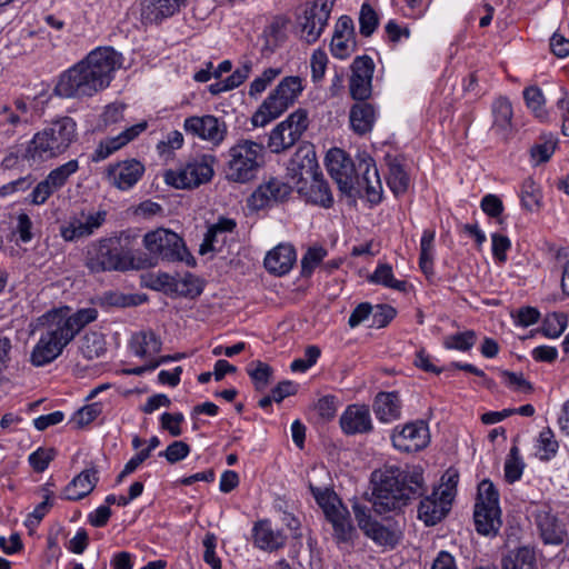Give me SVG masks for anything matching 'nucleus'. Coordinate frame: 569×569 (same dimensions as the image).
I'll list each match as a JSON object with an SVG mask.
<instances>
[{
  "label": "nucleus",
  "instance_id": "obj_1",
  "mask_svg": "<svg viewBox=\"0 0 569 569\" xmlns=\"http://www.w3.org/2000/svg\"><path fill=\"white\" fill-rule=\"evenodd\" d=\"M121 66V53L110 47L97 48L59 77L54 91L63 98L92 97L109 87Z\"/></svg>",
  "mask_w": 569,
  "mask_h": 569
},
{
  "label": "nucleus",
  "instance_id": "obj_2",
  "mask_svg": "<svg viewBox=\"0 0 569 569\" xmlns=\"http://www.w3.org/2000/svg\"><path fill=\"white\" fill-rule=\"evenodd\" d=\"M373 489L369 501L377 515L400 510L426 491L420 467H387L372 473Z\"/></svg>",
  "mask_w": 569,
  "mask_h": 569
},
{
  "label": "nucleus",
  "instance_id": "obj_3",
  "mask_svg": "<svg viewBox=\"0 0 569 569\" xmlns=\"http://www.w3.org/2000/svg\"><path fill=\"white\" fill-rule=\"evenodd\" d=\"M64 313L66 309H53L39 318L40 336L30 355L32 366L43 367L51 363L76 338L77 335Z\"/></svg>",
  "mask_w": 569,
  "mask_h": 569
},
{
  "label": "nucleus",
  "instance_id": "obj_4",
  "mask_svg": "<svg viewBox=\"0 0 569 569\" xmlns=\"http://www.w3.org/2000/svg\"><path fill=\"white\" fill-rule=\"evenodd\" d=\"M77 123L71 117H62L38 131L28 143L24 157L32 162L54 159L77 140Z\"/></svg>",
  "mask_w": 569,
  "mask_h": 569
},
{
  "label": "nucleus",
  "instance_id": "obj_5",
  "mask_svg": "<svg viewBox=\"0 0 569 569\" xmlns=\"http://www.w3.org/2000/svg\"><path fill=\"white\" fill-rule=\"evenodd\" d=\"M263 163V144L250 139H240L228 150L226 178L232 182L247 183L257 177Z\"/></svg>",
  "mask_w": 569,
  "mask_h": 569
},
{
  "label": "nucleus",
  "instance_id": "obj_6",
  "mask_svg": "<svg viewBox=\"0 0 569 569\" xmlns=\"http://www.w3.org/2000/svg\"><path fill=\"white\" fill-rule=\"evenodd\" d=\"M302 91L303 86L300 77H284L252 114V126L264 127L279 118L297 101Z\"/></svg>",
  "mask_w": 569,
  "mask_h": 569
},
{
  "label": "nucleus",
  "instance_id": "obj_7",
  "mask_svg": "<svg viewBox=\"0 0 569 569\" xmlns=\"http://www.w3.org/2000/svg\"><path fill=\"white\" fill-rule=\"evenodd\" d=\"M86 267L94 273L104 271H124L134 268L133 258L121 246L117 237L103 238L92 242L86 253Z\"/></svg>",
  "mask_w": 569,
  "mask_h": 569
},
{
  "label": "nucleus",
  "instance_id": "obj_8",
  "mask_svg": "<svg viewBox=\"0 0 569 569\" xmlns=\"http://www.w3.org/2000/svg\"><path fill=\"white\" fill-rule=\"evenodd\" d=\"M217 159L213 154L204 153L189 160L177 170H169L164 174L168 184L177 189H194L212 180L213 166Z\"/></svg>",
  "mask_w": 569,
  "mask_h": 569
},
{
  "label": "nucleus",
  "instance_id": "obj_9",
  "mask_svg": "<svg viewBox=\"0 0 569 569\" xmlns=\"http://www.w3.org/2000/svg\"><path fill=\"white\" fill-rule=\"evenodd\" d=\"M308 127V111L301 108L297 109L271 130L268 148L273 153L288 150L300 140Z\"/></svg>",
  "mask_w": 569,
  "mask_h": 569
},
{
  "label": "nucleus",
  "instance_id": "obj_10",
  "mask_svg": "<svg viewBox=\"0 0 569 569\" xmlns=\"http://www.w3.org/2000/svg\"><path fill=\"white\" fill-rule=\"evenodd\" d=\"M336 0H315L307 2L297 18L300 38L307 43H315L328 24Z\"/></svg>",
  "mask_w": 569,
  "mask_h": 569
},
{
  "label": "nucleus",
  "instance_id": "obj_11",
  "mask_svg": "<svg viewBox=\"0 0 569 569\" xmlns=\"http://www.w3.org/2000/svg\"><path fill=\"white\" fill-rule=\"evenodd\" d=\"M147 250L164 261H183L189 256L182 238L168 229L159 228L143 238Z\"/></svg>",
  "mask_w": 569,
  "mask_h": 569
},
{
  "label": "nucleus",
  "instance_id": "obj_12",
  "mask_svg": "<svg viewBox=\"0 0 569 569\" xmlns=\"http://www.w3.org/2000/svg\"><path fill=\"white\" fill-rule=\"evenodd\" d=\"M183 129L188 134L208 141L214 147L224 141L228 132L226 122L211 114L186 118Z\"/></svg>",
  "mask_w": 569,
  "mask_h": 569
},
{
  "label": "nucleus",
  "instance_id": "obj_13",
  "mask_svg": "<svg viewBox=\"0 0 569 569\" xmlns=\"http://www.w3.org/2000/svg\"><path fill=\"white\" fill-rule=\"evenodd\" d=\"M326 166L339 190L350 194L355 188L357 171L352 159L343 150L333 148L327 153Z\"/></svg>",
  "mask_w": 569,
  "mask_h": 569
},
{
  "label": "nucleus",
  "instance_id": "obj_14",
  "mask_svg": "<svg viewBox=\"0 0 569 569\" xmlns=\"http://www.w3.org/2000/svg\"><path fill=\"white\" fill-rule=\"evenodd\" d=\"M392 445L403 452H416L426 448L430 442L428 425L425 421H415L405 425L400 430L396 428L391 436Z\"/></svg>",
  "mask_w": 569,
  "mask_h": 569
},
{
  "label": "nucleus",
  "instance_id": "obj_15",
  "mask_svg": "<svg viewBox=\"0 0 569 569\" xmlns=\"http://www.w3.org/2000/svg\"><path fill=\"white\" fill-rule=\"evenodd\" d=\"M350 94L355 100L365 101L372 92L375 62L369 56L356 57L350 66Z\"/></svg>",
  "mask_w": 569,
  "mask_h": 569
},
{
  "label": "nucleus",
  "instance_id": "obj_16",
  "mask_svg": "<svg viewBox=\"0 0 569 569\" xmlns=\"http://www.w3.org/2000/svg\"><path fill=\"white\" fill-rule=\"evenodd\" d=\"M287 171L288 177L293 181L296 187L297 183L308 181L311 177L320 172L315 147L308 142L300 144L289 160Z\"/></svg>",
  "mask_w": 569,
  "mask_h": 569
},
{
  "label": "nucleus",
  "instance_id": "obj_17",
  "mask_svg": "<svg viewBox=\"0 0 569 569\" xmlns=\"http://www.w3.org/2000/svg\"><path fill=\"white\" fill-rule=\"evenodd\" d=\"M107 212L104 210L97 212L81 211L60 228L61 237L66 241H76L93 234L106 221Z\"/></svg>",
  "mask_w": 569,
  "mask_h": 569
},
{
  "label": "nucleus",
  "instance_id": "obj_18",
  "mask_svg": "<svg viewBox=\"0 0 569 569\" xmlns=\"http://www.w3.org/2000/svg\"><path fill=\"white\" fill-rule=\"evenodd\" d=\"M144 173V166L136 160H124L109 164L106 170L108 182L119 190H129L132 188Z\"/></svg>",
  "mask_w": 569,
  "mask_h": 569
},
{
  "label": "nucleus",
  "instance_id": "obj_19",
  "mask_svg": "<svg viewBox=\"0 0 569 569\" xmlns=\"http://www.w3.org/2000/svg\"><path fill=\"white\" fill-rule=\"evenodd\" d=\"M453 493L451 490L433 491L425 497L419 505L418 517L427 526H433L446 517L450 510Z\"/></svg>",
  "mask_w": 569,
  "mask_h": 569
},
{
  "label": "nucleus",
  "instance_id": "obj_20",
  "mask_svg": "<svg viewBox=\"0 0 569 569\" xmlns=\"http://www.w3.org/2000/svg\"><path fill=\"white\" fill-rule=\"evenodd\" d=\"M357 170L360 176L356 174L355 184L366 190L370 202L378 203L381 200L382 186L373 159L371 157L360 159Z\"/></svg>",
  "mask_w": 569,
  "mask_h": 569
},
{
  "label": "nucleus",
  "instance_id": "obj_21",
  "mask_svg": "<svg viewBox=\"0 0 569 569\" xmlns=\"http://www.w3.org/2000/svg\"><path fill=\"white\" fill-rule=\"evenodd\" d=\"M291 193V187L278 179H270L258 187L251 194L249 203L253 209H263L272 203L284 201Z\"/></svg>",
  "mask_w": 569,
  "mask_h": 569
},
{
  "label": "nucleus",
  "instance_id": "obj_22",
  "mask_svg": "<svg viewBox=\"0 0 569 569\" xmlns=\"http://www.w3.org/2000/svg\"><path fill=\"white\" fill-rule=\"evenodd\" d=\"M331 53L339 59L348 58L356 49L355 28L351 18H339L330 43Z\"/></svg>",
  "mask_w": 569,
  "mask_h": 569
},
{
  "label": "nucleus",
  "instance_id": "obj_23",
  "mask_svg": "<svg viewBox=\"0 0 569 569\" xmlns=\"http://www.w3.org/2000/svg\"><path fill=\"white\" fill-rule=\"evenodd\" d=\"M297 191L308 202L320 206L322 208H330L333 203V197L330 191L328 182L323 179V174L318 172L308 181L297 183Z\"/></svg>",
  "mask_w": 569,
  "mask_h": 569
},
{
  "label": "nucleus",
  "instance_id": "obj_24",
  "mask_svg": "<svg viewBox=\"0 0 569 569\" xmlns=\"http://www.w3.org/2000/svg\"><path fill=\"white\" fill-rule=\"evenodd\" d=\"M339 422L346 435L367 433L372 430L370 411L365 405L348 406Z\"/></svg>",
  "mask_w": 569,
  "mask_h": 569
},
{
  "label": "nucleus",
  "instance_id": "obj_25",
  "mask_svg": "<svg viewBox=\"0 0 569 569\" xmlns=\"http://www.w3.org/2000/svg\"><path fill=\"white\" fill-rule=\"evenodd\" d=\"M98 480L97 467L92 466L87 468L68 483L63 489L61 497L70 501L80 500L93 491Z\"/></svg>",
  "mask_w": 569,
  "mask_h": 569
},
{
  "label": "nucleus",
  "instance_id": "obj_26",
  "mask_svg": "<svg viewBox=\"0 0 569 569\" xmlns=\"http://www.w3.org/2000/svg\"><path fill=\"white\" fill-rule=\"evenodd\" d=\"M147 122L142 121L120 132L117 137L108 138L101 141L92 156V160L101 161L108 158L114 151L119 150L120 148L129 143L131 140L137 138L141 132H143L147 129Z\"/></svg>",
  "mask_w": 569,
  "mask_h": 569
},
{
  "label": "nucleus",
  "instance_id": "obj_27",
  "mask_svg": "<svg viewBox=\"0 0 569 569\" xmlns=\"http://www.w3.org/2000/svg\"><path fill=\"white\" fill-rule=\"evenodd\" d=\"M186 0H142L141 19L143 23H158L173 16Z\"/></svg>",
  "mask_w": 569,
  "mask_h": 569
},
{
  "label": "nucleus",
  "instance_id": "obj_28",
  "mask_svg": "<svg viewBox=\"0 0 569 569\" xmlns=\"http://www.w3.org/2000/svg\"><path fill=\"white\" fill-rule=\"evenodd\" d=\"M297 260L296 250L290 244H279L264 258L266 269L276 276L288 273Z\"/></svg>",
  "mask_w": 569,
  "mask_h": 569
},
{
  "label": "nucleus",
  "instance_id": "obj_29",
  "mask_svg": "<svg viewBox=\"0 0 569 569\" xmlns=\"http://www.w3.org/2000/svg\"><path fill=\"white\" fill-rule=\"evenodd\" d=\"M253 539L258 548L273 551L284 546L287 537L280 529L273 528L269 520H260L253 527Z\"/></svg>",
  "mask_w": 569,
  "mask_h": 569
},
{
  "label": "nucleus",
  "instance_id": "obj_30",
  "mask_svg": "<svg viewBox=\"0 0 569 569\" xmlns=\"http://www.w3.org/2000/svg\"><path fill=\"white\" fill-rule=\"evenodd\" d=\"M327 519L332 525L337 543L352 546L357 531L351 522L348 509L345 507L340 508L339 511H332Z\"/></svg>",
  "mask_w": 569,
  "mask_h": 569
},
{
  "label": "nucleus",
  "instance_id": "obj_31",
  "mask_svg": "<svg viewBox=\"0 0 569 569\" xmlns=\"http://www.w3.org/2000/svg\"><path fill=\"white\" fill-rule=\"evenodd\" d=\"M373 411L382 422H391L400 418L401 401L397 392H380L373 402Z\"/></svg>",
  "mask_w": 569,
  "mask_h": 569
},
{
  "label": "nucleus",
  "instance_id": "obj_32",
  "mask_svg": "<svg viewBox=\"0 0 569 569\" xmlns=\"http://www.w3.org/2000/svg\"><path fill=\"white\" fill-rule=\"evenodd\" d=\"M473 519L477 531L483 536L496 535L502 525L500 508L475 507Z\"/></svg>",
  "mask_w": 569,
  "mask_h": 569
},
{
  "label": "nucleus",
  "instance_id": "obj_33",
  "mask_svg": "<svg viewBox=\"0 0 569 569\" xmlns=\"http://www.w3.org/2000/svg\"><path fill=\"white\" fill-rule=\"evenodd\" d=\"M537 525L546 543L560 545L567 536L563 525L548 512L538 513Z\"/></svg>",
  "mask_w": 569,
  "mask_h": 569
},
{
  "label": "nucleus",
  "instance_id": "obj_34",
  "mask_svg": "<svg viewBox=\"0 0 569 569\" xmlns=\"http://www.w3.org/2000/svg\"><path fill=\"white\" fill-rule=\"evenodd\" d=\"M164 278L167 289L181 297L193 299L202 292L200 280L191 273H186L183 277L166 276Z\"/></svg>",
  "mask_w": 569,
  "mask_h": 569
},
{
  "label": "nucleus",
  "instance_id": "obj_35",
  "mask_svg": "<svg viewBox=\"0 0 569 569\" xmlns=\"http://www.w3.org/2000/svg\"><path fill=\"white\" fill-rule=\"evenodd\" d=\"M502 569H538L536 551L523 546L510 551L501 562Z\"/></svg>",
  "mask_w": 569,
  "mask_h": 569
},
{
  "label": "nucleus",
  "instance_id": "obj_36",
  "mask_svg": "<svg viewBox=\"0 0 569 569\" xmlns=\"http://www.w3.org/2000/svg\"><path fill=\"white\" fill-rule=\"evenodd\" d=\"M131 347L136 356L146 358L159 353L162 342L153 331H141L132 337Z\"/></svg>",
  "mask_w": 569,
  "mask_h": 569
},
{
  "label": "nucleus",
  "instance_id": "obj_37",
  "mask_svg": "<svg viewBox=\"0 0 569 569\" xmlns=\"http://www.w3.org/2000/svg\"><path fill=\"white\" fill-rule=\"evenodd\" d=\"M388 160V177L387 183L390 190L396 194L405 193L410 184V179L405 170L402 163L397 158H387Z\"/></svg>",
  "mask_w": 569,
  "mask_h": 569
},
{
  "label": "nucleus",
  "instance_id": "obj_38",
  "mask_svg": "<svg viewBox=\"0 0 569 569\" xmlns=\"http://www.w3.org/2000/svg\"><path fill=\"white\" fill-rule=\"evenodd\" d=\"M375 110L369 103H357L350 110V123L353 131L365 134L372 129Z\"/></svg>",
  "mask_w": 569,
  "mask_h": 569
},
{
  "label": "nucleus",
  "instance_id": "obj_39",
  "mask_svg": "<svg viewBox=\"0 0 569 569\" xmlns=\"http://www.w3.org/2000/svg\"><path fill=\"white\" fill-rule=\"evenodd\" d=\"M79 351L88 360L100 358L106 352V341L101 333L89 331L79 340Z\"/></svg>",
  "mask_w": 569,
  "mask_h": 569
},
{
  "label": "nucleus",
  "instance_id": "obj_40",
  "mask_svg": "<svg viewBox=\"0 0 569 569\" xmlns=\"http://www.w3.org/2000/svg\"><path fill=\"white\" fill-rule=\"evenodd\" d=\"M435 231L433 230H425L420 241V257H419V266L421 271L426 274L428 279L435 276L433 270V241H435Z\"/></svg>",
  "mask_w": 569,
  "mask_h": 569
},
{
  "label": "nucleus",
  "instance_id": "obj_41",
  "mask_svg": "<svg viewBox=\"0 0 569 569\" xmlns=\"http://www.w3.org/2000/svg\"><path fill=\"white\" fill-rule=\"evenodd\" d=\"M493 128L502 134L511 129L512 106L506 98L497 99L492 104Z\"/></svg>",
  "mask_w": 569,
  "mask_h": 569
},
{
  "label": "nucleus",
  "instance_id": "obj_42",
  "mask_svg": "<svg viewBox=\"0 0 569 569\" xmlns=\"http://www.w3.org/2000/svg\"><path fill=\"white\" fill-rule=\"evenodd\" d=\"M363 533L376 543L385 547H395L400 539L398 530L383 526L378 521L372 522Z\"/></svg>",
  "mask_w": 569,
  "mask_h": 569
},
{
  "label": "nucleus",
  "instance_id": "obj_43",
  "mask_svg": "<svg viewBox=\"0 0 569 569\" xmlns=\"http://www.w3.org/2000/svg\"><path fill=\"white\" fill-rule=\"evenodd\" d=\"M79 169L78 160H70L58 168L50 171L46 180L49 182L51 188L56 191L62 188L68 181L69 177L77 172Z\"/></svg>",
  "mask_w": 569,
  "mask_h": 569
},
{
  "label": "nucleus",
  "instance_id": "obj_44",
  "mask_svg": "<svg viewBox=\"0 0 569 569\" xmlns=\"http://www.w3.org/2000/svg\"><path fill=\"white\" fill-rule=\"evenodd\" d=\"M247 371L253 381L256 390L262 391L269 386L272 368L268 363L259 360L253 361L249 365Z\"/></svg>",
  "mask_w": 569,
  "mask_h": 569
},
{
  "label": "nucleus",
  "instance_id": "obj_45",
  "mask_svg": "<svg viewBox=\"0 0 569 569\" xmlns=\"http://www.w3.org/2000/svg\"><path fill=\"white\" fill-rule=\"evenodd\" d=\"M310 489L312 491V495L318 502V505L323 510L326 518L330 517V513L332 511H339L340 508H345V506L341 503L337 495L329 489H319L315 488L313 486H310Z\"/></svg>",
  "mask_w": 569,
  "mask_h": 569
},
{
  "label": "nucleus",
  "instance_id": "obj_46",
  "mask_svg": "<svg viewBox=\"0 0 569 569\" xmlns=\"http://www.w3.org/2000/svg\"><path fill=\"white\" fill-rule=\"evenodd\" d=\"M61 309H66V318L72 326L76 335H78L87 325L94 321L98 317V311L94 308L80 309L73 313H70L69 307H62Z\"/></svg>",
  "mask_w": 569,
  "mask_h": 569
},
{
  "label": "nucleus",
  "instance_id": "obj_47",
  "mask_svg": "<svg viewBox=\"0 0 569 569\" xmlns=\"http://www.w3.org/2000/svg\"><path fill=\"white\" fill-rule=\"evenodd\" d=\"M525 101L537 118L545 120L547 118V111L545 109V97L542 91L538 87H529L523 91Z\"/></svg>",
  "mask_w": 569,
  "mask_h": 569
},
{
  "label": "nucleus",
  "instance_id": "obj_48",
  "mask_svg": "<svg viewBox=\"0 0 569 569\" xmlns=\"http://www.w3.org/2000/svg\"><path fill=\"white\" fill-rule=\"evenodd\" d=\"M282 73L281 68H267L259 77H257L249 87L248 94L251 98L260 96L272 81Z\"/></svg>",
  "mask_w": 569,
  "mask_h": 569
},
{
  "label": "nucleus",
  "instance_id": "obj_49",
  "mask_svg": "<svg viewBox=\"0 0 569 569\" xmlns=\"http://www.w3.org/2000/svg\"><path fill=\"white\" fill-rule=\"evenodd\" d=\"M475 507H499V493L493 483L489 480H483L478 486V496Z\"/></svg>",
  "mask_w": 569,
  "mask_h": 569
},
{
  "label": "nucleus",
  "instance_id": "obj_50",
  "mask_svg": "<svg viewBox=\"0 0 569 569\" xmlns=\"http://www.w3.org/2000/svg\"><path fill=\"white\" fill-rule=\"evenodd\" d=\"M370 280L399 291L406 290V281L396 280L393 278L392 268L389 264L379 266L370 277Z\"/></svg>",
  "mask_w": 569,
  "mask_h": 569
},
{
  "label": "nucleus",
  "instance_id": "obj_51",
  "mask_svg": "<svg viewBox=\"0 0 569 569\" xmlns=\"http://www.w3.org/2000/svg\"><path fill=\"white\" fill-rule=\"evenodd\" d=\"M566 328L567 316L561 312H552L546 317L541 331L548 338H558Z\"/></svg>",
  "mask_w": 569,
  "mask_h": 569
},
{
  "label": "nucleus",
  "instance_id": "obj_52",
  "mask_svg": "<svg viewBox=\"0 0 569 569\" xmlns=\"http://www.w3.org/2000/svg\"><path fill=\"white\" fill-rule=\"evenodd\" d=\"M379 18L377 12L369 3L361 6L359 14V31L363 37H370L377 29Z\"/></svg>",
  "mask_w": 569,
  "mask_h": 569
},
{
  "label": "nucleus",
  "instance_id": "obj_53",
  "mask_svg": "<svg viewBox=\"0 0 569 569\" xmlns=\"http://www.w3.org/2000/svg\"><path fill=\"white\" fill-rule=\"evenodd\" d=\"M523 471V463L521 461L519 449L513 446L510 449L508 458L505 463V478L509 483L519 480Z\"/></svg>",
  "mask_w": 569,
  "mask_h": 569
},
{
  "label": "nucleus",
  "instance_id": "obj_54",
  "mask_svg": "<svg viewBox=\"0 0 569 569\" xmlns=\"http://www.w3.org/2000/svg\"><path fill=\"white\" fill-rule=\"evenodd\" d=\"M103 410V405L100 401L87 405L80 408L72 417V422L78 427L82 428L91 423L97 419Z\"/></svg>",
  "mask_w": 569,
  "mask_h": 569
},
{
  "label": "nucleus",
  "instance_id": "obj_55",
  "mask_svg": "<svg viewBox=\"0 0 569 569\" xmlns=\"http://www.w3.org/2000/svg\"><path fill=\"white\" fill-rule=\"evenodd\" d=\"M500 375L506 386L513 391L531 393L533 391L532 385L525 379L520 372H512L509 370H501Z\"/></svg>",
  "mask_w": 569,
  "mask_h": 569
},
{
  "label": "nucleus",
  "instance_id": "obj_56",
  "mask_svg": "<svg viewBox=\"0 0 569 569\" xmlns=\"http://www.w3.org/2000/svg\"><path fill=\"white\" fill-rule=\"evenodd\" d=\"M558 441L555 439L553 431L550 428L543 429L539 435V451L542 460H549L558 451Z\"/></svg>",
  "mask_w": 569,
  "mask_h": 569
},
{
  "label": "nucleus",
  "instance_id": "obj_57",
  "mask_svg": "<svg viewBox=\"0 0 569 569\" xmlns=\"http://www.w3.org/2000/svg\"><path fill=\"white\" fill-rule=\"evenodd\" d=\"M475 341L476 335L473 331L469 330L461 333L448 336L445 339L443 345L447 349L467 351L475 345Z\"/></svg>",
  "mask_w": 569,
  "mask_h": 569
},
{
  "label": "nucleus",
  "instance_id": "obj_58",
  "mask_svg": "<svg viewBox=\"0 0 569 569\" xmlns=\"http://www.w3.org/2000/svg\"><path fill=\"white\" fill-rule=\"evenodd\" d=\"M326 256L327 251L322 247L309 248L301 260L302 274L310 276Z\"/></svg>",
  "mask_w": 569,
  "mask_h": 569
},
{
  "label": "nucleus",
  "instance_id": "obj_59",
  "mask_svg": "<svg viewBox=\"0 0 569 569\" xmlns=\"http://www.w3.org/2000/svg\"><path fill=\"white\" fill-rule=\"evenodd\" d=\"M190 452V447L183 441H173L164 451L159 453L164 457L169 463H177L184 459Z\"/></svg>",
  "mask_w": 569,
  "mask_h": 569
},
{
  "label": "nucleus",
  "instance_id": "obj_60",
  "mask_svg": "<svg viewBox=\"0 0 569 569\" xmlns=\"http://www.w3.org/2000/svg\"><path fill=\"white\" fill-rule=\"evenodd\" d=\"M328 64L327 53L320 49L313 51L310 60L311 78L313 82L323 79Z\"/></svg>",
  "mask_w": 569,
  "mask_h": 569
},
{
  "label": "nucleus",
  "instance_id": "obj_61",
  "mask_svg": "<svg viewBox=\"0 0 569 569\" xmlns=\"http://www.w3.org/2000/svg\"><path fill=\"white\" fill-rule=\"evenodd\" d=\"M202 543L204 547V562L208 563L212 569H221V561L216 555L217 537L213 533L208 532L204 536Z\"/></svg>",
  "mask_w": 569,
  "mask_h": 569
},
{
  "label": "nucleus",
  "instance_id": "obj_62",
  "mask_svg": "<svg viewBox=\"0 0 569 569\" xmlns=\"http://www.w3.org/2000/svg\"><path fill=\"white\" fill-rule=\"evenodd\" d=\"M251 71H252V62L250 60H246L229 77H227L224 79L227 82V87H229L230 90L238 88L240 84H242L248 79Z\"/></svg>",
  "mask_w": 569,
  "mask_h": 569
},
{
  "label": "nucleus",
  "instance_id": "obj_63",
  "mask_svg": "<svg viewBox=\"0 0 569 569\" xmlns=\"http://www.w3.org/2000/svg\"><path fill=\"white\" fill-rule=\"evenodd\" d=\"M559 94L556 104L562 120L561 131L569 137V92L565 88H560Z\"/></svg>",
  "mask_w": 569,
  "mask_h": 569
},
{
  "label": "nucleus",
  "instance_id": "obj_64",
  "mask_svg": "<svg viewBox=\"0 0 569 569\" xmlns=\"http://www.w3.org/2000/svg\"><path fill=\"white\" fill-rule=\"evenodd\" d=\"M53 459L52 449H38L29 457V462L37 472H42L48 468L49 462Z\"/></svg>",
  "mask_w": 569,
  "mask_h": 569
}]
</instances>
